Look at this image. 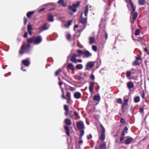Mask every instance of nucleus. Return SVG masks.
<instances>
[{"label":"nucleus","mask_w":149,"mask_h":149,"mask_svg":"<svg viewBox=\"0 0 149 149\" xmlns=\"http://www.w3.org/2000/svg\"><path fill=\"white\" fill-rule=\"evenodd\" d=\"M77 128L79 130L80 134V137L81 138L84 134V129L85 127L83 122L81 120L77 122Z\"/></svg>","instance_id":"obj_1"},{"label":"nucleus","mask_w":149,"mask_h":149,"mask_svg":"<svg viewBox=\"0 0 149 149\" xmlns=\"http://www.w3.org/2000/svg\"><path fill=\"white\" fill-rule=\"evenodd\" d=\"M30 46L29 44H24L22 46L19 52L20 54H23L24 53L27 52L30 49Z\"/></svg>","instance_id":"obj_2"},{"label":"nucleus","mask_w":149,"mask_h":149,"mask_svg":"<svg viewBox=\"0 0 149 149\" xmlns=\"http://www.w3.org/2000/svg\"><path fill=\"white\" fill-rule=\"evenodd\" d=\"M80 2L78 1L76 3L72 4V6H68V9L73 13H75L77 11V8H78L80 4Z\"/></svg>","instance_id":"obj_3"},{"label":"nucleus","mask_w":149,"mask_h":149,"mask_svg":"<svg viewBox=\"0 0 149 149\" xmlns=\"http://www.w3.org/2000/svg\"><path fill=\"white\" fill-rule=\"evenodd\" d=\"M100 126L102 130L101 131V135L99 138L100 141L103 142L105 139V129L102 125H100Z\"/></svg>","instance_id":"obj_4"},{"label":"nucleus","mask_w":149,"mask_h":149,"mask_svg":"<svg viewBox=\"0 0 149 149\" xmlns=\"http://www.w3.org/2000/svg\"><path fill=\"white\" fill-rule=\"evenodd\" d=\"M77 56L76 54H74L72 53L70 54L68 56V59H70V61L75 63H77V59L76 57Z\"/></svg>","instance_id":"obj_5"},{"label":"nucleus","mask_w":149,"mask_h":149,"mask_svg":"<svg viewBox=\"0 0 149 149\" xmlns=\"http://www.w3.org/2000/svg\"><path fill=\"white\" fill-rule=\"evenodd\" d=\"M83 12L81 13L80 16L79 17V22L82 24L84 26H86L87 24V18H84L82 17Z\"/></svg>","instance_id":"obj_6"},{"label":"nucleus","mask_w":149,"mask_h":149,"mask_svg":"<svg viewBox=\"0 0 149 149\" xmlns=\"http://www.w3.org/2000/svg\"><path fill=\"white\" fill-rule=\"evenodd\" d=\"M49 26L50 25L47 23H45L42 26L39 28V33H40L43 31L48 29Z\"/></svg>","instance_id":"obj_7"},{"label":"nucleus","mask_w":149,"mask_h":149,"mask_svg":"<svg viewBox=\"0 0 149 149\" xmlns=\"http://www.w3.org/2000/svg\"><path fill=\"white\" fill-rule=\"evenodd\" d=\"M61 92L62 95L61 97L63 99H71V93L70 92H66V95L67 97H65L64 95V93L63 88L61 89Z\"/></svg>","instance_id":"obj_8"},{"label":"nucleus","mask_w":149,"mask_h":149,"mask_svg":"<svg viewBox=\"0 0 149 149\" xmlns=\"http://www.w3.org/2000/svg\"><path fill=\"white\" fill-rule=\"evenodd\" d=\"M27 41L29 43H33L34 44H37V37H33L27 40Z\"/></svg>","instance_id":"obj_9"},{"label":"nucleus","mask_w":149,"mask_h":149,"mask_svg":"<svg viewBox=\"0 0 149 149\" xmlns=\"http://www.w3.org/2000/svg\"><path fill=\"white\" fill-rule=\"evenodd\" d=\"M134 140V139L131 137L127 136L125 141V143L126 145L130 144Z\"/></svg>","instance_id":"obj_10"},{"label":"nucleus","mask_w":149,"mask_h":149,"mask_svg":"<svg viewBox=\"0 0 149 149\" xmlns=\"http://www.w3.org/2000/svg\"><path fill=\"white\" fill-rule=\"evenodd\" d=\"M83 56L84 58H88L92 56V54L88 51H86L84 52Z\"/></svg>","instance_id":"obj_11"},{"label":"nucleus","mask_w":149,"mask_h":149,"mask_svg":"<svg viewBox=\"0 0 149 149\" xmlns=\"http://www.w3.org/2000/svg\"><path fill=\"white\" fill-rule=\"evenodd\" d=\"M99 149H106V143L105 142H102V143L100 144L99 146ZM95 149H98L96 147H95Z\"/></svg>","instance_id":"obj_12"},{"label":"nucleus","mask_w":149,"mask_h":149,"mask_svg":"<svg viewBox=\"0 0 149 149\" xmlns=\"http://www.w3.org/2000/svg\"><path fill=\"white\" fill-rule=\"evenodd\" d=\"M94 65V63L93 62L90 61L88 62L86 65V69L88 70L89 68H91Z\"/></svg>","instance_id":"obj_13"},{"label":"nucleus","mask_w":149,"mask_h":149,"mask_svg":"<svg viewBox=\"0 0 149 149\" xmlns=\"http://www.w3.org/2000/svg\"><path fill=\"white\" fill-rule=\"evenodd\" d=\"M127 104H123L122 106V112L123 113H125L126 110L128 108L127 107Z\"/></svg>","instance_id":"obj_14"},{"label":"nucleus","mask_w":149,"mask_h":149,"mask_svg":"<svg viewBox=\"0 0 149 149\" xmlns=\"http://www.w3.org/2000/svg\"><path fill=\"white\" fill-rule=\"evenodd\" d=\"M74 97L77 99H79L81 97V93L78 92H76L74 94Z\"/></svg>","instance_id":"obj_15"},{"label":"nucleus","mask_w":149,"mask_h":149,"mask_svg":"<svg viewBox=\"0 0 149 149\" xmlns=\"http://www.w3.org/2000/svg\"><path fill=\"white\" fill-rule=\"evenodd\" d=\"M64 129L65 130V133L67 136H70V130L69 127L68 126L65 125L64 126Z\"/></svg>","instance_id":"obj_16"},{"label":"nucleus","mask_w":149,"mask_h":149,"mask_svg":"<svg viewBox=\"0 0 149 149\" xmlns=\"http://www.w3.org/2000/svg\"><path fill=\"white\" fill-rule=\"evenodd\" d=\"M67 67L69 69L72 70L73 72H74L75 71V68L74 67L73 64L72 63H69Z\"/></svg>","instance_id":"obj_17"},{"label":"nucleus","mask_w":149,"mask_h":149,"mask_svg":"<svg viewBox=\"0 0 149 149\" xmlns=\"http://www.w3.org/2000/svg\"><path fill=\"white\" fill-rule=\"evenodd\" d=\"M127 86L129 89H131L134 87V84L132 81H130L127 83Z\"/></svg>","instance_id":"obj_18"},{"label":"nucleus","mask_w":149,"mask_h":149,"mask_svg":"<svg viewBox=\"0 0 149 149\" xmlns=\"http://www.w3.org/2000/svg\"><path fill=\"white\" fill-rule=\"evenodd\" d=\"M128 130V128L127 126H125L123 130L121 132V136H125V132L126 133H127V131Z\"/></svg>","instance_id":"obj_19"},{"label":"nucleus","mask_w":149,"mask_h":149,"mask_svg":"<svg viewBox=\"0 0 149 149\" xmlns=\"http://www.w3.org/2000/svg\"><path fill=\"white\" fill-rule=\"evenodd\" d=\"M65 123L68 126L71 125L72 123L71 120L68 118H67L65 120Z\"/></svg>","instance_id":"obj_20"},{"label":"nucleus","mask_w":149,"mask_h":149,"mask_svg":"<svg viewBox=\"0 0 149 149\" xmlns=\"http://www.w3.org/2000/svg\"><path fill=\"white\" fill-rule=\"evenodd\" d=\"M90 84L89 89L90 92L91 93L93 92L94 84V83L92 82L90 83Z\"/></svg>","instance_id":"obj_21"},{"label":"nucleus","mask_w":149,"mask_h":149,"mask_svg":"<svg viewBox=\"0 0 149 149\" xmlns=\"http://www.w3.org/2000/svg\"><path fill=\"white\" fill-rule=\"evenodd\" d=\"M22 63L26 66H28L30 64V61L27 60H25L22 61Z\"/></svg>","instance_id":"obj_22"},{"label":"nucleus","mask_w":149,"mask_h":149,"mask_svg":"<svg viewBox=\"0 0 149 149\" xmlns=\"http://www.w3.org/2000/svg\"><path fill=\"white\" fill-rule=\"evenodd\" d=\"M48 20L49 22H52L54 20L53 16L51 14H49L48 15Z\"/></svg>","instance_id":"obj_23"},{"label":"nucleus","mask_w":149,"mask_h":149,"mask_svg":"<svg viewBox=\"0 0 149 149\" xmlns=\"http://www.w3.org/2000/svg\"><path fill=\"white\" fill-rule=\"evenodd\" d=\"M88 5H86L85 8V15L87 16L88 12Z\"/></svg>","instance_id":"obj_24"},{"label":"nucleus","mask_w":149,"mask_h":149,"mask_svg":"<svg viewBox=\"0 0 149 149\" xmlns=\"http://www.w3.org/2000/svg\"><path fill=\"white\" fill-rule=\"evenodd\" d=\"M77 54H76L77 56H80L81 54H83L84 52L82 50L80 49H78L77 50Z\"/></svg>","instance_id":"obj_25"},{"label":"nucleus","mask_w":149,"mask_h":149,"mask_svg":"<svg viewBox=\"0 0 149 149\" xmlns=\"http://www.w3.org/2000/svg\"><path fill=\"white\" fill-rule=\"evenodd\" d=\"M73 113L74 116L76 117L75 119L77 120L80 119V117L77 111H74Z\"/></svg>","instance_id":"obj_26"},{"label":"nucleus","mask_w":149,"mask_h":149,"mask_svg":"<svg viewBox=\"0 0 149 149\" xmlns=\"http://www.w3.org/2000/svg\"><path fill=\"white\" fill-rule=\"evenodd\" d=\"M93 100L96 101H99L100 100V98L99 95H95L93 97Z\"/></svg>","instance_id":"obj_27"},{"label":"nucleus","mask_w":149,"mask_h":149,"mask_svg":"<svg viewBox=\"0 0 149 149\" xmlns=\"http://www.w3.org/2000/svg\"><path fill=\"white\" fill-rule=\"evenodd\" d=\"M35 13V11L29 12L27 14V16L28 18H30L31 16L33 15Z\"/></svg>","instance_id":"obj_28"},{"label":"nucleus","mask_w":149,"mask_h":149,"mask_svg":"<svg viewBox=\"0 0 149 149\" xmlns=\"http://www.w3.org/2000/svg\"><path fill=\"white\" fill-rule=\"evenodd\" d=\"M130 5L132 8V11L131 12V13L133 14L134 13V11L136 9V7L134 6L132 3H131Z\"/></svg>","instance_id":"obj_29"},{"label":"nucleus","mask_w":149,"mask_h":149,"mask_svg":"<svg viewBox=\"0 0 149 149\" xmlns=\"http://www.w3.org/2000/svg\"><path fill=\"white\" fill-rule=\"evenodd\" d=\"M134 102L135 103H138L140 102V98L139 96H136L134 99Z\"/></svg>","instance_id":"obj_30"},{"label":"nucleus","mask_w":149,"mask_h":149,"mask_svg":"<svg viewBox=\"0 0 149 149\" xmlns=\"http://www.w3.org/2000/svg\"><path fill=\"white\" fill-rule=\"evenodd\" d=\"M83 68V65L81 64H77L76 66V68L77 69L80 70Z\"/></svg>","instance_id":"obj_31"},{"label":"nucleus","mask_w":149,"mask_h":149,"mask_svg":"<svg viewBox=\"0 0 149 149\" xmlns=\"http://www.w3.org/2000/svg\"><path fill=\"white\" fill-rule=\"evenodd\" d=\"M132 14H133L132 16L133 19L136 20L138 16V14L137 12H135Z\"/></svg>","instance_id":"obj_32"},{"label":"nucleus","mask_w":149,"mask_h":149,"mask_svg":"<svg viewBox=\"0 0 149 149\" xmlns=\"http://www.w3.org/2000/svg\"><path fill=\"white\" fill-rule=\"evenodd\" d=\"M140 63H139L138 61L136 60L134 62L132 63V65L133 66H134L135 65H140Z\"/></svg>","instance_id":"obj_33"},{"label":"nucleus","mask_w":149,"mask_h":149,"mask_svg":"<svg viewBox=\"0 0 149 149\" xmlns=\"http://www.w3.org/2000/svg\"><path fill=\"white\" fill-rule=\"evenodd\" d=\"M138 2L139 5H143L145 3V0H139Z\"/></svg>","instance_id":"obj_34"},{"label":"nucleus","mask_w":149,"mask_h":149,"mask_svg":"<svg viewBox=\"0 0 149 149\" xmlns=\"http://www.w3.org/2000/svg\"><path fill=\"white\" fill-rule=\"evenodd\" d=\"M62 69H59L55 73V76H56L58 75L62 72Z\"/></svg>","instance_id":"obj_35"},{"label":"nucleus","mask_w":149,"mask_h":149,"mask_svg":"<svg viewBox=\"0 0 149 149\" xmlns=\"http://www.w3.org/2000/svg\"><path fill=\"white\" fill-rule=\"evenodd\" d=\"M94 41V37H91L89 38V43L92 44L93 43Z\"/></svg>","instance_id":"obj_36"},{"label":"nucleus","mask_w":149,"mask_h":149,"mask_svg":"<svg viewBox=\"0 0 149 149\" xmlns=\"http://www.w3.org/2000/svg\"><path fill=\"white\" fill-rule=\"evenodd\" d=\"M58 3L60 4H61L63 7L65 6L64 5V1L63 0H59L58 2Z\"/></svg>","instance_id":"obj_37"},{"label":"nucleus","mask_w":149,"mask_h":149,"mask_svg":"<svg viewBox=\"0 0 149 149\" xmlns=\"http://www.w3.org/2000/svg\"><path fill=\"white\" fill-rule=\"evenodd\" d=\"M140 32V30L139 29H137L135 31L134 33V34L135 36L139 35Z\"/></svg>","instance_id":"obj_38"},{"label":"nucleus","mask_w":149,"mask_h":149,"mask_svg":"<svg viewBox=\"0 0 149 149\" xmlns=\"http://www.w3.org/2000/svg\"><path fill=\"white\" fill-rule=\"evenodd\" d=\"M42 38L41 36H38V44H39L42 42Z\"/></svg>","instance_id":"obj_39"},{"label":"nucleus","mask_w":149,"mask_h":149,"mask_svg":"<svg viewBox=\"0 0 149 149\" xmlns=\"http://www.w3.org/2000/svg\"><path fill=\"white\" fill-rule=\"evenodd\" d=\"M67 40H70L71 39V35L70 33H68L66 36Z\"/></svg>","instance_id":"obj_40"},{"label":"nucleus","mask_w":149,"mask_h":149,"mask_svg":"<svg viewBox=\"0 0 149 149\" xmlns=\"http://www.w3.org/2000/svg\"><path fill=\"white\" fill-rule=\"evenodd\" d=\"M131 72L129 71H128L126 72V76L127 77H130L131 76Z\"/></svg>","instance_id":"obj_41"},{"label":"nucleus","mask_w":149,"mask_h":149,"mask_svg":"<svg viewBox=\"0 0 149 149\" xmlns=\"http://www.w3.org/2000/svg\"><path fill=\"white\" fill-rule=\"evenodd\" d=\"M117 102L118 103L121 104L123 103V101L121 98H119L117 99Z\"/></svg>","instance_id":"obj_42"},{"label":"nucleus","mask_w":149,"mask_h":149,"mask_svg":"<svg viewBox=\"0 0 149 149\" xmlns=\"http://www.w3.org/2000/svg\"><path fill=\"white\" fill-rule=\"evenodd\" d=\"M68 89L71 91H73L75 90V88L74 87L70 86H68Z\"/></svg>","instance_id":"obj_43"},{"label":"nucleus","mask_w":149,"mask_h":149,"mask_svg":"<svg viewBox=\"0 0 149 149\" xmlns=\"http://www.w3.org/2000/svg\"><path fill=\"white\" fill-rule=\"evenodd\" d=\"M92 49L95 52H96L97 49V47L95 45H93L92 47Z\"/></svg>","instance_id":"obj_44"},{"label":"nucleus","mask_w":149,"mask_h":149,"mask_svg":"<svg viewBox=\"0 0 149 149\" xmlns=\"http://www.w3.org/2000/svg\"><path fill=\"white\" fill-rule=\"evenodd\" d=\"M65 99L67 100L66 102L67 103L70 104H72V102L71 100V99Z\"/></svg>","instance_id":"obj_45"},{"label":"nucleus","mask_w":149,"mask_h":149,"mask_svg":"<svg viewBox=\"0 0 149 149\" xmlns=\"http://www.w3.org/2000/svg\"><path fill=\"white\" fill-rule=\"evenodd\" d=\"M125 138V137L124 136H121V137L120 138V143H123V141Z\"/></svg>","instance_id":"obj_46"},{"label":"nucleus","mask_w":149,"mask_h":149,"mask_svg":"<svg viewBox=\"0 0 149 149\" xmlns=\"http://www.w3.org/2000/svg\"><path fill=\"white\" fill-rule=\"evenodd\" d=\"M64 109L65 111H69L68 107L67 105L66 104L64 105Z\"/></svg>","instance_id":"obj_47"},{"label":"nucleus","mask_w":149,"mask_h":149,"mask_svg":"<svg viewBox=\"0 0 149 149\" xmlns=\"http://www.w3.org/2000/svg\"><path fill=\"white\" fill-rule=\"evenodd\" d=\"M27 29L28 31H31L32 30L31 26L29 24L28 25Z\"/></svg>","instance_id":"obj_48"},{"label":"nucleus","mask_w":149,"mask_h":149,"mask_svg":"<svg viewBox=\"0 0 149 149\" xmlns=\"http://www.w3.org/2000/svg\"><path fill=\"white\" fill-rule=\"evenodd\" d=\"M136 60L138 61L139 60H141V56L140 55H139L138 56H136L135 57Z\"/></svg>","instance_id":"obj_49"},{"label":"nucleus","mask_w":149,"mask_h":149,"mask_svg":"<svg viewBox=\"0 0 149 149\" xmlns=\"http://www.w3.org/2000/svg\"><path fill=\"white\" fill-rule=\"evenodd\" d=\"M141 97L143 99H144L145 98V93L144 91H143L142 93L141 94Z\"/></svg>","instance_id":"obj_50"},{"label":"nucleus","mask_w":149,"mask_h":149,"mask_svg":"<svg viewBox=\"0 0 149 149\" xmlns=\"http://www.w3.org/2000/svg\"><path fill=\"white\" fill-rule=\"evenodd\" d=\"M72 22V20H70L68 22H67V26H69L71 24Z\"/></svg>","instance_id":"obj_51"},{"label":"nucleus","mask_w":149,"mask_h":149,"mask_svg":"<svg viewBox=\"0 0 149 149\" xmlns=\"http://www.w3.org/2000/svg\"><path fill=\"white\" fill-rule=\"evenodd\" d=\"M128 100L127 99H125L124 100V102L123 104H126L128 105Z\"/></svg>","instance_id":"obj_52"},{"label":"nucleus","mask_w":149,"mask_h":149,"mask_svg":"<svg viewBox=\"0 0 149 149\" xmlns=\"http://www.w3.org/2000/svg\"><path fill=\"white\" fill-rule=\"evenodd\" d=\"M120 122L121 123H123L125 122V120L123 118H121L120 120Z\"/></svg>","instance_id":"obj_53"},{"label":"nucleus","mask_w":149,"mask_h":149,"mask_svg":"<svg viewBox=\"0 0 149 149\" xmlns=\"http://www.w3.org/2000/svg\"><path fill=\"white\" fill-rule=\"evenodd\" d=\"M139 112L141 113H144L143 109L142 108H140L139 109Z\"/></svg>","instance_id":"obj_54"},{"label":"nucleus","mask_w":149,"mask_h":149,"mask_svg":"<svg viewBox=\"0 0 149 149\" xmlns=\"http://www.w3.org/2000/svg\"><path fill=\"white\" fill-rule=\"evenodd\" d=\"M77 63H81L82 62V61L81 59H77Z\"/></svg>","instance_id":"obj_55"},{"label":"nucleus","mask_w":149,"mask_h":149,"mask_svg":"<svg viewBox=\"0 0 149 149\" xmlns=\"http://www.w3.org/2000/svg\"><path fill=\"white\" fill-rule=\"evenodd\" d=\"M90 78L92 80H94L95 79V77L92 74L91 75V76L90 77Z\"/></svg>","instance_id":"obj_56"},{"label":"nucleus","mask_w":149,"mask_h":149,"mask_svg":"<svg viewBox=\"0 0 149 149\" xmlns=\"http://www.w3.org/2000/svg\"><path fill=\"white\" fill-rule=\"evenodd\" d=\"M92 138V136L91 134H89V136H88L87 137V138L88 140H89L91 138Z\"/></svg>","instance_id":"obj_57"},{"label":"nucleus","mask_w":149,"mask_h":149,"mask_svg":"<svg viewBox=\"0 0 149 149\" xmlns=\"http://www.w3.org/2000/svg\"><path fill=\"white\" fill-rule=\"evenodd\" d=\"M144 50L145 52L147 53L148 54H149L148 52V49L147 47H146L145 48H144Z\"/></svg>","instance_id":"obj_58"},{"label":"nucleus","mask_w":149,"mask_h":149,"mask_svg":"<svg viewBox=\"0 0 149 149\" xmlns=\"http://www.w3.org/2000/svg\"><path fill=\"white\" fill-rule=\"evenodd\" d=\"M24 24H26L27 22V19L26 17H24Z\"/></svg>","instance_id":"obj_59"},{"label":"nucleus","mask_w":149,"mask_h":149,"mask_svg":"<svg viewBox=\"0 0 149 149\" xmlns=\"http://www.w3.org/2000/svg\"><path fill=\"white\" fill-rule=\"evenodd\" d=\"M138 39H139V40H137L138 41H142L143 40V38L141 37H139L138 38Z\"/></svg>","instance_id":"obj_60"},{"label":"nucleus","mask_w":149,"mask_h":149,"mask_svg":"<svg viewBox=\"0 0 149 149\" xmlns=\"http://www.w3.org/2000/svg\"><path fill=\"white\" fill-rule=\"evenodd\" d=\"M28 33L27 32H25L24 35V38H27V37Z\"/></svg>","instance_id":"obj_61"},{"label":"nucleus","mask_w":149,"mask_h":149,"mask_svg":"<svg viewBox=\"0 0 149 149\" xmlns=\"http://www.w3.org/2000/svg\"><path fill=\"white\" fill-rule=\"evenodd\" d=\"M45 8H42L40 9V10H39V12H42V11H44V10H45Z\"/></svg>","instance_id":"obj_62"},{"label":"nucleus","mask_w":149,"mask_h":149,"mask_svg":"<svg viewBox=\"0 0 149 149\" xmlns=\"http://www.w3.org/2000/svg\"><path fill=\"white\" fill-rule=\"evenodd\" d=\"M105 38H106V39H107V37H108V34L107 33L105 32Z\"/></svg>","instance_id":"obj_63"},{"label":"nucleus","mask_w":149,"mask_h":149,"mask_svg":"<svg viewBox=\"0 0 149 149\" xmlns=\"http://www.w3.org/2000/svg\"><path fill=\"white\" fill-rule=\"evenodd\" d=\"M78 25L77 24L74 25V29H76L78 28Z\"/></svg>","instance_id":"obj_64"}]
</instances>
